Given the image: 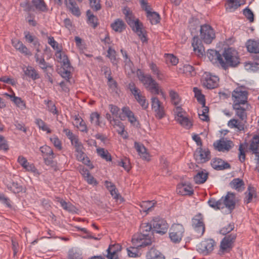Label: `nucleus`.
<instances>
[{
  "label": "nucleus",
  "mask_w": 259,
  "mask_h": 259,
  "mask_svg": "<svg viewBox=\"0 0 259 259\" xmlns=\"http://www.w3.org/2000/svg\"><path fill=\"white\" fill-rule=\"evenodd\" d=\"M152 223H143L140 228V233L135 234L132 240L133 244L136 246L145 247L152 243Z\"/></svg>",
  "instance_id": "obj_1"
},
{
  "label": "nucleus",
  "mask_w": 259,
  "mask_h": 259,
  "mask_svg": "<svg viewBox=\"0 0 259 259\" xmlns=\"http://www.w3.org/2000/svg\"><path fill=\"white\" fill-rule=\"evenodd\" d=\"M123 13L125 15L126 22L133 30L139 36L141 40L143 42H147V39L146 34L142 30V23L140 22L139 19H135L134 14L128 7H125L123 9Z\"/></svg>",
  "instance_id": "obj_2"
},
{
  "label": "nucleus",
  "mask_w": 259,
  "mask_h": 259,
  "mask_svg": "<svg viewBox=\"0 0 259 259\" xmlns=\"http://www.w3.org/2000/svg\"><path fill=\"white\" fill-rule=\"evenodd\" d=\"M223 56L225 60L222 56L220 66L224 69H226L228 67H235L240 63L238 52L232 48L225 49Z\"/></svg>",
  "instance_id": "obj_3"
},
{
  "label": "nucleus",
  "mask_w": 259,
  "mask_h": 259,
  "mask_svg": "<svg viewBox=\"0 0 259 259\" xmlns=\"http://www.w3.org/2000/svg\"><path fill=\"white\" fill-rule=\"evenodd\" d=\"M138 78L145 86V88L152 94L154 95L160 94L162 96L164 95V93L160 89L158 83L152 78L150 75H145L144 73L140 72L138 74Z\"/></svg>",
  "instance_id": "obj_4"
},
{
  "label": "nucleus",
  "mask_w": 259,
  "mask_h": 259,
  "mask_svg": "<svg viewBox=\"0 0 259 259\" xmlns=\"http://www.w3.org/2000/svg\"><path fill=\"white\" fill-rule=\"evenodd\" d=\"M185 232L183 225L180 224H173L169 231V237L170 240L175 243H178L182 240Z\"/></svg>",
  "instance_id": "obj_5"
},
{
  "label": "nucleus",
  "mask_w": 259,
  "mask_h": 259,
  "mask_svg": "<svg viewBox=\"0 0 259 259\" xmlns=\"http://www.w3.org/2000/svg\"><path fill=\"white\" fill-rule=\"evenodd\" d=\"M151 108L154 112V115L157 119H161L166 116L165 110L163 103L157 97L151 98Z\"/></svg>",
  "instance_id": "obj_6"
},
{
  "label": "nucleus",
  "mask_w": 259,
  "mask_h": 259,
  "mask_svg": "<svg viewBox=\"0 0 259 259\" xmlns=\"http://www.w3.org/2000/svg\"><path fill=\"white\" fill-rule=\"evenodd\" d=\"M216 243L212 239H205L197 245V250L203 255H208L213 250Z\"/></svg>",
  "instance_id": "obj_7"
},
{
  "label": "nucleus",
  "mask_w": 259,
  "mask_h": 259,
  "mask_svg": "<svg viewBox=\"0 0 259 259\" xmlns=\"http://www.w3.org/2000/svg\"><path fill=\"white\" fill-rule=\"evenodd\" d=\"M200 36L201 39L204 43L209 44L215 38V34L214 30L208 24H204L201 26L200 29Z\"/></svg>",
  "instance_id": "obj_8"
},
{
  "label": "nucleus",
  "mask_w": 259,
  "mask_h": 259,
  "mask_svg": "<svg viewBox=\"0 0 259 259\" xmlns=\"http://www.w3.org/2000/svg\"><path fill=\"white\" fill-rule=\"evenodd\" d=\"M192 227L197 237H201L205 232V225L203 217L200 213L194 216L192 220Z\"/></svg>",
  "instance_id": "obj_9"
},
{
  "label": "nucleus",
  "mask_w": 259,
  "mask_h": 259,
  "mask_svg": "<svg viewBox=\"0 0 259 259\" xmlns=\"http://www.w3.org/2000/svg\"><path fill=\"white\" fill-rule=\"evenodd\" d=\"M248 92L237 88L232 92V100L233 104L245 105L247 102Z\"/></svg>",
  "instance_id": "obj_10"
},
{
  "label": "nucleus",
  "mask_w": 259,
  "mask_h": 259,
  "mask_svg": "<svg viewBox=\"0 0 259 259\" xmlns=\"http://www.w3.org/2000/svg\"><path fill=\"white\" fill-rule=\"evenodd\" d=\"M194 157L198 163H203L210 159V152L207 148L199 147L195 150Z\"/></svg>",
  "instance_id": "obj_11"
},
{
  "label": "nucleus",
  "mask_w": 259,
  "mask_h": 259,
  "mask_svg": "<svg viewBox=\"0 0 259 259\" xmlns=\"http://www.w3.org/2000/svg\"><path fill=\"white\" fill-rule=\"evenodd\" d=\"M141 7L147 13V17L152 24H156L159 22L160 16L155 12H151V8L145 0H139Z\"/></svg>",
  "instance_id": "obj_12"
},
{
  "label": "nucleus",
  "mask_w": 259,
  "mask_h": 259,
  "mask_svg": "<svg viewBox=\"0 0 259 259\" xmlns=\"http://www.w3.org/2000/svg\"><path fill=\"white\" fill-rule=\"evenodd\" d=\"M219 78L218 76L207 72H205L202 78L203 86L209 89L217 88L219 84Z\"/></svg>",
  "instance_id": "obj_13"
},
{
  "label": "nucleus",
  "mask_w": 259,
  "mask_h": 259,
  "mask_svg": "<svg viewBox=\"0 0 259 259\" xmlns=\"http://www.w3.org/2000/svg\"><path fill=\"white\" fill-rule=\"evenodd\" d=\"M154 230L157 233L164 234L168 228V224L166 221L159 217L154 218L151 222Z\"/></svg>",
  "instance_id": "obj_14"
},
{
  "label": "nucleus",
  "mask_w": 259,
  "mask_h": 259,
  "mask_svg": "<svg viewBox=\"0 0 259 259\" xmlns=\"http://www.w3.org/2000/svg\"><path fill=\"white\" fill-rule=\"evenodd\" d=\"M221 199L222 208H227L230 212L235 209L236 200L233 193L228 192L225 197H222Z\"/></svg>",
  "instance_id": "obj_15"
},
{
  "label": "nucleus",
  "mask_w": 259,
  "mask_h": 259,
  "mask_svg": "<svg viewBox=\"0 0 259 259\" xmlns=\"http://www.w3.org/2000/svg\"><path fill=\"white\" fill-rule=\"evenodd\" d=\"M17 162L26 171L32 172L34 176L39 175L40 174L34 164L28 162L27 159L23 156H19Z\"/></svg>",
  "instance_id": "obj_16"
},
{
  "label": "nucleus",
  "mask_w": 259,
  "mask_h": 259,
  "mask_svg": "<svg viewBox=\"0 0 259 259\" xmlns=\"http://www.w3.org/2000/svg\"><path fill=\"white\" fill-rule=\"evenodd\" d=\"M236 238V234L232 233L226 236L221 242V249L223 251H229L232 249Z\"/></svg>",
  "instance_id": "obj_17"
},
{
  "label": "nucleus",
  "mask_w": 259,
  "mask_h": 259,
  "mask_svg": "<svg viewBox=\"0 0 259 259\" xmlns=\"http://www.w3.org/2000/svg\"><path fill=\"white\" fill-rule=\"evenodd\" d=\"M216 150L220 152L229 151L233 146V143L230 140L224 139L216 141L213 143Z\"/></svg>",
  "instance_id": "obj_18"
},
{
  "label": "nucleus",
  "mask_w": 259,
  "mask_h": 259,
  "mask_svg": "<svg viewBox=\"0 0 259 259\" xmlns=\"http://www.w3.org/2000/svg\"><path fill=\"white\" fill-rule=\"evenodd\" d=\"M211 165L213 168L218 170L228 169L231 167L230 164L220 158H214L211 160Z\"/></svg>",
  "instance_id": "obj_19"
},
{
  "label": "nucleus",
  "mask_w": 259,
  "mask_h": 259,
  "mask_svg": "<svg viewBox=\"0 0 259 259\" xmlns=\"http://www.w3.org/2000/svg\"><path fill=\"white\" fill-rule=\"evenodd\" d=\"M83 148H79V149H76V157L77 160L81 161L84 164L88 165L91 169L93 168V165L91 163V161L89 158L87 156L86 154L82 151Z\"/></svg>",
  "instance_id": "obj_20"
},
{
  "label": "nucleus",
  "mask_w": 259,
  "mask_h": 259,
  "mask_svg": "<svg viewBox=\"0 0 259 259\" xmlns=\"http://www.w3.org/2000/svg\"><path fill=\"white\" fill-rule=\"evenodd\" d=\"M207 56L210 61L213 64L221 65L222 55L219 52L214 50H208Z\"/></svg>",
  "instance_id": "obj_21"
},
{
  "label": "nucleus",
  "mask_w": 259,
  "mask_h": 259,
  "mask_svg": "<svg viewBox=\"0 0 259 259\" xmlns=\"http://www.w3.org/2000/svg\"><path fill=\"white\" fill-rule=\"evenodd\" d=\"M13 46L21 53L25 55H31V53L27 48L20 40L14 38L12 39Z\"/></svg>",
  "instance_id": "obj_22"
},
{
  "label": "nucleus",
  "mask_w": 259,
  "mask_h": 259,
  "mask_svg": "<svg viewBox=\"0 0 259 259\" xmlns=\"http://www.w3.org/2000/svg\"><path fill=\"white\" fill-rule=\"evenodd\" d=\"M192 45L193 50L198 56H203L204 53V47L201 44V41L197 36H194L193 38Z\"/></svg>",
  "instance_id": "obj_23"
},
{
  "label": "nucleus",
  "mask_w": 259,
  "mask_h": 259,
  "mask_svg": "<svg viewBox=\"0 0 259 259\" xmlns=\"http://www.w3.org/2000/svg\"><path fill=\"white\" fill-rule=\"evenodd\" d=\"M64 3L73 15L77 17L80 15V10L74 0H64Z\"/></svg>",
  "instance_id": "obj_24"
},
{
  "label": "nucleus",
  "mask_w": 259,
  "mask_h": 259,
  "mask_svg": "<svg viewBox=\"0 0 259 259\" xmlns=\"http://www.w3.org/2000/svg\"><path fill=\"white\" fill-rule=\"evenodd\" d=\"M111 28L116 32L121 33L126 28V24L121 19H115L110 25Z\"/></svg>",
  "instance_id": "obj_25"
},
{
  "label": "nucleus",
  "mask_w": 259,
  "mask_h": 259,
  "mask_svg": "<svg viewBox=\"0 0 259 259\" xmlns=\"http://www.w3.org/2000/svg\"><path fill=\"white\" fill-rule=\"evenodd\" d=\"M5 95L8 97L15 105L21 110H24L26 108L25 102L21 98L15 96L14 94L10 95L6 93Z\"/></svg>",
  "instance_id": "obj_26"
},
{
  "label": "nucleus",
  "mask_w": 259,
  "mask_h": 259,
  "mask_svg": "<svg viewBox=\"0 0 259 259\" xmlns=\"http://www.w3.org/2000/svg\"><path fill=\"white\" fill-rule=\"evenodd\" d=\"M246 46L249 52L259 53V40L249 39L247 41Z\"/></svg>",
  "instance_id": "obj_27"
},
{
  "label": "nucleus",
  "mask_w": 259,
  "mask_h": 259,
  "mask_svg": "<svg viewBox=\"0 0 259 259\" xmlns=\"http://www.w3.org/2000/svg\"><path fill=\"white\" fill-rule=\"evenodd\" d=\"M134 147L141 158L145 160H148L149 159V156L147 152V150L142 144L135 142Z\"/></svg>",
  "instance_id": "obj_28"
},
{
  "label": "nucleus",
  "mask_w": 259,
  "mask_h": 259,
  "mask_svg": "<svg viewBox=\"0 0 259 259\" xmlns=\"http://www.w3.org/2000/svg\"><path fill=\"white\" fill-rule=\"evenodd\" d=\"M233 108L235 110L236 115L242 121H246L247 119V113L246 109L241 105L233 104Z\"/></svg>",
  "instance_id": "obj_29"
},
{
  "label": "nucleus",
  "mask_w": 259,
  "mask_h": 259,
  "mask_svg": "<svg viewBox=\"0 0 259 259\" xmlns=\"http://www.w3.org/2000/svg\"><path fill=\"white\" fill-rule=\"evenodd\" d=\"M24 74L33 80L40 78L39 74L34 68L31 66H28L26 68L23 69Z\"/></svg>",
  "instance_id": "obj_30"
},
{
  "label": "nucleus",
  "mask_w": 259,
  "mask_h": 259,
  "mask_svg": "<svg viewBox=\"0 0 259 259\" xmlns=\"http://www.w3.org/2000/svg\"><path fill=\"white\" fill-rule=\"evenodd\" d=\"M177 191L182 195H191L193 193V188L190 186L185 184L178 185Z\"/></svg>",
  "instance_id": "obj_31"
},
{
  "label": "nucleus",
  "mask_w": 259,
  "mask_h": 259,
  "mask_svg": "<svg viewBox=\"0 0 259 259\" xmlns=\"http://www.w3.org/2000/svg\"><path fill=\"white\" fill-rule=\"evenodd\" d=\"M74 120V124L82 132H88V128L84 120L79 116V115H75L73 117Z\"/></svg>",
  "instance_id": "obj_32"
},
{
  "label": "nucleus",
  "mask_w": 259,
  "mask_h": 259,
  "mask_svg": "<svg viewBox=\"0 0 259 259\" xmlns=\"http://www.w3.org/2000/svg\"><path fill=\"white\" fill-rule=\"evenodd\" d=\"M55 56L57 60L60 62L62 65H67L68 66V63H70L68 56L64 53L62 52L61 49L56 51Z\"/></svg>",
  "instance_id": "obj_33"
},
{
  "label": "nucleus",
  "mask_w": 259,
  "mask_h": 259,
  "mask_svg": "<svg viewBox=\"0 0 259 259\" xmlns=\"http://www.w3.org/2000/svg\"><path fill=\"white\" fill-rule=\"evenodd\" d=\"M155 201H144L140 202L138 205L140 207V211H143L147 213L149 211H151L152 208L154 206Z\"/></svg>",
  "instance_id": "obj_34"
},
{
  "label": "nucleus",
  "mask_w": 259,
  "mask_h": 259,
  "mask_svg": "<svg viewBox=\"0 0 259 259\" xmlns=\"http://www.w3.org/2000/svg\"><path fill=\"white\" fill-rule=\"evenodd\" d=\"M122 113L127 117L128 120L132 124L135 125L137 121V119L134 115V113L130 110L128 107H123L122 108Z\"/></svg>",
  "instance_id": "obj_35"
},
{
  "label": "nucleus",
  "mask_w": 259,
  "mask_h": 259,
  "mask_svg": "<svg viewBox=\"0 0 259 259\" xmlns=\"http://www.w3.org/2000/svg\"><path fill=\"white\" fill-rule=\"evenodd\" d=\"M105 185L106 188L110 192V193L113 198L115 199H118L119 196V194L118 193V190L116 188L114 184L111 182L105 181Z\"/></svg>",
  "instance_id": "obj_36"
},
{
  "label": "nucleus",
  "mask_w": 259,
  "mask_h": 259,
  "mask_svg": "<svg viewBox=\"0 0 259 259\" xmlns=\"http://www.w3.org/2000/svg\"><path fill=\"white\" fill-rule=\"evenodd\" d=\"M230 186L233 189H235L238 192L242 191L244 190V183L242 179L239 178L234 179L230 184Z\"/></svg>",
  "instance_id": "obj_37"
},
{
  "label": "nucleus",
  "mask_w": 259,
  "mask_h": 259,
  "mask_svg": "<svg viewBox=\"0 0 259 259\" xmlns=\"http://www.w3.org/2000/svg\"><path fill=\"white\" fill-rule=\"evenodd\" d=\"M102 117L99 113L97 112H92L90 114V120L92 124L96 126H102Z\"/></svg>",
  "instance_id": "obj_38"
},
{
  "label": "nucleus",
  "mask_w": 259,
  "mask_h": 259,
  "mask_svg": "<svg viewBox=\"0 0 259 259\" xmlns=\"http://www.w3.org/2000/svg\"><path fill=\"white\" fill-rule=\"evenodd\" d=\"M245 197L244 199V203L247 204L251 202L253 197L255 196V190L254 187L248 186L247 191L245 193Z\"/></svg>",
  "instance_id": "obj_39"
},
{
  "label": "nucleus",
  "mask_w": 259,
  "mask_h": 259,
  "mask_svg": "<svg viewBox=\"0 0 259 259\" xmlns=\"http://www.w3.org/2000/svg\"><path fill=\"white\" fill-rule=\"evenodd\" d=\"M62 69L60 71V74L67 81H69L71 76V70L72 69L70 63H68V66L67 65H62Z\"/></svg>",
  "instance_id": "obj_40"
},
{
  "label": "nucleus",
  "mask_w": 259,
  "mask_h": 259,
  "mask_svg": "<svg viewBox=\"0 0 259 259\" xmlns=\"http://www.w3.org/2000/svg\"><path fill=\"white\" fill-rule=\"evenodd\" d=\"M259 137L255 136L253 137L251 141L249 146V149L252 151L253 154L255 152H259Z\"/></svg>",
  "instance_id": "obj_41"
},
{
  "label": "nucleus",
  "mask_w": 259,
  "mask_h": 259,
  "mask_svg": "<svg viewBox=\"0 0 259 259\" xmlns=\"http://www.w3.org/2000/svg\"><path fill=\"white\" fill-rule=\"evenodd\" d=\"M207 203L210 207L215 210L223 209L221 198L217 200L214 198H210L208 200Z\"/></svg>",
  "instance_id": "obj_42"
},
{
  "label": "nucleus",
  "mask_w": 259,
  "mask_h": 259,
  "mask_svg": "<svg viewBox=\"0 0 259 259\" xmlns=\"http://www.w3.org/2000/svg\"><path fill=\"white\" fill-rule=\"evenodd\" d=\"M87 15L88 16V23L94 28L97 27L98 25V20L96 16H94L91 12L90 10H88L87 12Z\"/></svg>",
  "instance_id": "obj_43"
},
{
  "label": "nucleus",
  "mask_w": 259,
  "mask_h": 259,
  "mask_svg": "<svg viewBox=\"0 0 259 259\" xmlns=\"http://www.w3.org/2000/svg\"><path fill=\"white\" fill-rule=\"evenodd\" d=\"M179 70L186 76H192L195 74L194 67L189 64L184 65L182 68H179Z\"/></svg>",
  "instance_id": "obj_44"
},
{
  "label": "nucleus",
  "mask_w": 259,
  "mask_h": 259,
  "mask_svg": "<svg viewBox=\"0 0 259 259\" xmlns=\"http://www.w3.org/2000/svg\"><path fill=\"white\" fill-rule=\"evenodd\" d=\"M208 178V174L200 171L194 177V179L196 184H200L204 183Z\"/></svg>",
  "instance_id": "obj_45"
},
{
  "label": "nucleus",
  "mask_w": 259,
  "mask_h": 259,
  "mask_svg": "<svg viewBox=\"0 0 259 259\" xmlns=\"http://www.w3.org/2000/svg\"><path fill=\"white\" fill-rule=\"evenodd\" d=\"M35 123L38 127L39 130L46 132L48 134L52 132L48 125L40 118H36L35 120Z\"/></svg>",
  "instance_id": "obj_46"
},
{
  "label": "nucleus",
  "mask_w": 259,
  "mask_h": 259,
  "mask_svg": "<svg viewBox=\"0 0 259 259\" xmlns=\"http://www.w3.org/2000/svg\"><path fill=\"white\" fill-rule=\"evenodd\" d=\"M202 109L198 110V115L200 119L203 121H207L209 119L208 113L209 108L208 107L204 106H202Z\"/></svg>",
  "instance_id": "obj_47"
},
{
  "label": "nucleus",
  "mask_w": 259,
  "mask_h": 259,
  "mask_svg": "<svg viewBox=\"0 0 259 259\" xmlns=\"http://www.w3.org/2000/svg\"><path fill=\"white\" fill-rule=\"evenodd\" d=\"M98 154L103 159L107 161H110L112 160L111 156L109 152L104 148H99L97 149Z\"/></svg>",
  "instance_id": "obj_48"
},
{
  "label": "nucleus",
  "mask_w": 259,
  "mask_h": 259,
  "mask_svg": "<svg viewBox=\"0 0 259 259\" xmlns=\"http://www.w3.org/2000/svg\"><path fill=\"white\" fill-rule=\"evenodd\" d=\"M44 103L47 105V110L54 115H58V111L53 101L50 100H45Z\"/></svg>",
  "instance_id": "obj_49"
},
{
  "label": "nucleus",
  "mask_w": 259,
  "mask_h": 259,
  "mask_svg": "<svg viewBox=\"0 0 259 259\" xmlns=\"http://www.w3.org/2000/svg\"><path fill=\"white\" fill-rule=\"evenodd\" d=\"M40 150L44 155L50 157L52 159L54 158L55 157L53 150L49 146L44 145L40 147Z\"/></svg>",
  "instance_id": "obj_50"
},
{
  "label": "nucleus",
  "mask_w": 259,
  "mask_h": 259,
  "mask_svg": "<svg viewBox=\"0 0 259 259\" xmlns=\"http://www.w3.org/2000/svg\"><path fill=\"white\" fill-rule=\"evenodd\" d=\"M228 125L231 128H236L239 131H243L244 129V124L235 119H231L228 122Z\"/></svg>",
  "instance_id": "obj_51"
},
{
  "label": "nucleus",
  "mask_w": 259,
  "mask_h": 259,
  "mask_svg": "<svg viewBox=\"0 0 259 259\" xmlns=\"http://www.w3.org/2000/svg\"><path fill=\"white\" fill-rule=\"evenodd\" d=\"M32 3L40 11L45 12L47 10V6L43 0H32Z\"/></svg>",
  "instance_id": "obj_52"
},
{
  "label": "nucleus",
  "mask_w": 259,
  "mask_h": 259,
  "mask_svg": "<svg viewBox=\"0 0 259 259\" xmlns=\"http://www.w3.org/2000/svg\"><path fill=\"white\" fill-rule=\"evenodd\" d=\"M177 122L186 129H190L193 125L192 121L186 116L184 117L181 119H178Z\"/></svg>",
  "instance_id": "obj_53"
},
{
  "label": "nucleus",
  "mask_w": 259,
  "mask_h": 259,
  "mask_svg": "<svg viewBox=\"0 0 259 259\" xmlns=\"http://www.w3.org/2000/svg\"><path fill=\"white\" fill-rule=\"evenodd\" d=\"M34 58L35 59L36 62L38 63L39 67L43 69L46 70L48 68L47 63L45 61L44 57L41 56L39 57V55L37 53H36L34 55Z\"/></svg>",
  "instance_id": "obj_54"
},
{
  "label": "nucleus",
  "mask_w": 259,
  "mask_h": 259,
  "mask_svg": "<svg viewBox=\"0 0 259 259\" xmlns=\"http://www.w3.org/2000/svg\"><path fill=\"white\" fill-rule=\"evenodd\" d=\"M165 61L167 64L171 65H176L179 62V59L173 54H165Z\"/></svg>",
  "instance_id": "obj_55"
},
{
  "label": "nucleus",
  "mask_w": 259,
  "mask_h": 259,
  "mask_svg": "<svg viewBox=\"0 0 259 259\" xmlns=\"http://www.w3.org/2000/svg\"><path fill=\"white\" fill-rule=\"evenodd\" d=\"M135 98L137 102L141 105L143 109L146 110L148 108L149 103L146 100L145 97L142 94Z\"/></svg>",
  "instance_id": "obj_56"
},
{
  "label": "nucleus",
  "mask_w": 259,
  "mask_h": 259,
  "mask_svg": "<svg viewBox=\"0 0 259 259\" xmlns=\"http://www.w3.org/2000/svg\"><path fill=\"white\" fill-rule=\"evenodd\" d=\"M240 6L239 0H228L226 4V9L230 11L237 9Z\"/></svg>",
  "instance_id": "obj_57"
},
{
  "label": "nucleus",
  "mask_w": 259,
  "mask_h": 259,
  "mask_svg": "<svg viewBox=\"0 0 259 259\" xmlns=\"http://www.w3.org/2000/svg\"><path fill=\"white\" fill-rule=\"evenodd\" d=\"M169 96L172 103L175 106L178 105L181 101L179 94L175 91L171 90L169 92Z\"/></svg>",
  "instance_id": "obj_58"
},
{
  "label": "nucleus",
  "mask_w": 259,
  "mask_h": 259,
  "mask_svg": "<svg viewBox=\"0 0 259 259\" xmlns=\"http://www.w3.org/2000/svg\"><path fill=\"white\" fill-rule=\"evenodd\" d=\"M174 113L175 115L176 120L178 121V119H181L185 116V114L186 112L181 106H177L174 110Z\"/></svg>",
  "instance_id": "obj_59"
},
{
  "label": "nucleus",
  "mask_w": 259,
  "mask_h": 259,
  "mask_svg": "<svg viewBox=\"0 0 259 259\" xmlns=\"http://www.w3.org/2000/svg\"><path fill=\"white\" fill-rule=\"evenodd\" d=\"M128 88L135 98L142 95L140 90L137 88L135 83L133 82L128 84Z\"/></svg>",
  "instance_id": "obj_60"
},
{
  "label": "nucleus",
  "mask_w": 259,
  "mask_h": 259,
  "mask_svg": "<svg viewBox=\"0 0 259 259\" xmlns=\"http://www.w3.org/2000/svg\"><path fill=\"white\" fill-rule=\"evenodd\" d=\"M134 246L127 248L128 255L132 257H136L139 256L138 248L140 247L136 246L133 244Z\"/></svg>",
  "instance_id": "obj_61"
},
{
  "label": "nucleus",
  "mask_w": 259,
  "mask_h": 259,
  "mask_svg": "<svg viewBox=\"0 0 259 259\" xmlns=\"http://www.w3.org/2000/svg\"><path fill=\"white\" fill-rule=\"evenodd\" d=\"M68 259H82L81 254L75 249H72L69 251Z\"/></svg>",
  "instance_id": "obj_62"
},
{
  "label": "nucleus",
  "mask_w": 259,
  "mask_h": 259,
  "mask_svg": "<svg viewBox=\"0 0 259 259\" xmlns=\"http://www.w3.org/2000/svg\"><path fill=\"white\" fill-rule=\"evenodd\" d=\"M150 253L151 259H165L164 255L158 250L151 249Z\"/></svg>",
  "instance_id": "obj_63"
},
{
  "label": "nucleus",
  "mask_w": 259,
  "mask_h": 259,
  "mask_svg": "<svg viewBox=\"0 0 259 259\" xmlns=\"http://www.w3.org/2000/svg\"><path fill=\"white\" fill-rule=\"evenodd\" d=\"M125 63V70L126 72H127L128 74L130 73H134L135 70L134 68V64L133 62L130 60H127V61H124Z\"/></svg>",
  "instance_id": "obj_64"
}]
</instances>
